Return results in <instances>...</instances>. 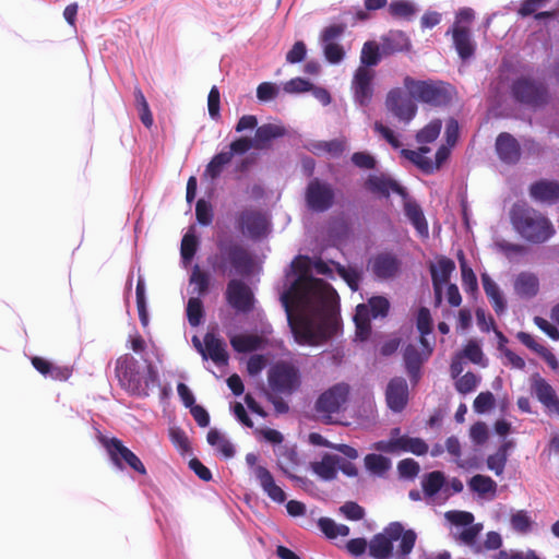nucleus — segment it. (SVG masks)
Instances as JSON below:
<instances>
[{"instance_id":"f257e3e1","label":"nucleus","mask_w":559,"mask_h":559,"mask_svg":"<svg viewBox=\"0 0 559 559\" xmlns=\"http://www.w3.org/2000/svg\"><path fill=\"white\" fill-rule=\"evenodd\" d=\"M115 373L118 383L129 395L146 399L151 391L159 385V374L153 362L131 354L120 356L116 361Z\"/></svg>"},{"instance_id":"f03ea898","label":"nucleus","mask_w":559,"mask_h":559,"mask_svg":"<svg viewBox=\"0 0 559 559\" xmlns=\"http://www.w3.org/2000/svg\"><path fill=\"white\" fill-rule=\"evenodd\" d=\"M509 218L514 233L532 245L545 243L556 233L549 217L526 202H515L509 211Z\"/></svg>"},{"instance_id":"7ed1b4c3","label":"nucleus","mask_w":559,"mask_h":559,"mask_svg":"<svg viewBox=\"0 0 559 559\" xmlns=\"http://www.w3.org/2000/svg\"><path fill=\"white\" fill-rule=\"evenodd\" d=\"M416 540L414 530H406L401 522H391L371 538L369 555L374 559H408Z\"/></svg>"},{"instance_id":"20e7f679","label":"nucleus","mask_w":559,"mask_h":559,"mask_svg":"<svg viewBox=\"0 0 559 559\" xmlns=\"http://www.w3.org/2000/svg\"><path fill=\"white\" fill-rule=\"evenodd\" d=\"M207 263L215 274L222 276H249L253 269V260L249 252L229 237L216 240V251L207 257Z\"/></svg>"},{"instance_id":"39448f33","label":"nucleus","mask_w":559,"mask_h":559,"mask_svg":"<svg viewBox=\"0 0 559 559\" xmlns=\"http://www.w3.org/2000/svg\"><path fill=\"white\" fill-rule=\"evenodd\" d=\"M510 95L514 103L531 109L545 107L550 99L549 88L545 81L531 75H520L510 84Z\"/></svg>"},{"instance_id":"423d86ee","label":"nucleus","mask_w":559,"mask_h":559,"mask_svg":"<svg viewBox=\"0 0 559 559\" xmlns=\"http://www.w3.org/2000/svg\"><path fill=\"white\" fill-rule=\"evenodd\" d=\"M403 83L413 98L433 107L448 106L454 95L453 86L443 81H423L406 76Z\"/></svg>"},{"instance_id":"0eeeda50","label":"nucleus","mask_w":559,"mask_h":559,"mask_svg":"<svg viewBox=\"0 0 559 559\" xmlns=\"http://www.w3.org/2000/svg\"><path fill=\"white\" fill-rule=\"evenodd\" d=\"M267 382L272 393L289 396L301 385L298 367L288 361H276L267 370Z\"/></svg>"},{"instance_id":"6e6552de","label":"nucleus","mask_w":559,"mask_h":559,"mask_svg":"<svg viewBox=\"0 0 559 559\" xmlns=\"http://www.w3.org/2000/svg\"><path fill=\"white\" fill-rule=\"evenodd\" d=\"M99 441L105 448L110 462L118 471H124L129 467L141 475H146V468L142 461L120 439L103 436Z\"/></svg>"},{"instance_id":"1a4fd4ad","label":"nucleus","mask_w":559,"mask_h":559,"mask_svg":"<svg viewBox=\"0 0 559 559\" xmlns=\"http://www.w3.org/2000/svg\"><path fill=\"white\" fill-rule=\"evenodd\" d=\"M444 516L453 526L451 534L455 539L467 546L476 543L483 530V524L474 523L473 513L453 510L445 512Z\"/></svg>"},{"instance_id":"9d476101","label":"nucleus","mask_w":559,"mask_h":559,"mask_svg":"<svg viewBox=\"0 0 559 559\" xmlns=\"http://www.w3.org/2000/svg\"><path fill=\"white\" fill-rule=\"evenodd\" d=\"M294 299L298 307L302 308L305 304V296L301 292H299L297 282H294L289 285V287L281 295V304L282 307L285 310L286 319L288 326L294 335L295 341L298 344L306 345V344H312L313 335L310 331L307 329L299 328L294 319L293 312H292V304L290 300Z\"/></svg>"},{"instance_id":"9b49d317","label":"nucleus","mask_w":559,"mask_h":559,"mask_svg":"<svg viewBox=\"0 0 559 559\" xmlns=\"http://www.w3.org/2000/svg\"><path fill=\"white\" fill-rule=\"evenodd\" d=\"M305 199L309 210L322 213L333 206L335 192L329 182L313 178L307 185Z\"/></svg>"},{"instance_id":"f8f14e48","label":"nucleus","mask_w":559,"mask_h":559,"mask_svg":"<svg viewBox=\"0 0 559 559\" xmlns=\"http://www.w3.org/2000/svg\"><path fill=\"white\" fill-rule=\"evenodd\" d=\"M415 98L400 87L392 88L385 98L386 109L400 121L409 123L417 114Z\"/></svg>"},{"instance_id":"ddd939ff","label":"nucleus","mask_w":559,"mask_h":559,"mask_svg":"<svg viewBox=\"0 0 559 559\" xmlns=\"http://www.w3.org/2000/svg\"><path fill=\"white\" fill-rule=\"evenodd\" d=\"M372 449L381 453L409 452L420 456L428 452L429 447L421 438L403 435L402 438L377 441L372 444Z\"/></svg>"},{"instance_id":"4468645a","label":"nucleus","mask_w":559,"mask_h":559,"mask_svg":"<svg viewBox=\"0 0 559 559\" xmlns=\"http://www.w3.org/2000/svg\"><path fill=\"white\" fill-rule=\"evenodd\" d=\"M257 462L258 455L255 453H248L246 455V463L252 468L253 475L263 492L274 502L284 503L286 501L285 491L276 485L271 472L262 465H257Z\"/></svg>"},{"instance_id":"2eb2a0df","label":"nucleus","mask_w":559,"mask_h":559,"mask_svg":"<svg viewBox=\"0 0 559 559\" xmlns=\"http://www.w3.org/2000/svg\"><path fill=\"white\" fill-rule=\"evenodd\" d=\"M349 386L346 383H336L318 396L314 409L323 416L338 413L347 402Z\"/></svg>"},{"instance_id":"dca6fc26","label":"nucleus","mask_w":559,"mask_h":559,"mask_svg":"<svg viewBox=\"0 0 559 559\" xmlns=\"http://www.w3.org/2000/svg\"><path fill=\"white\" fill-rule=\"evenodd\" d=\"M225 297L228 305L239 313H249L254 308V295L251 288L241 280L228 282Z\"/></svg>"},{"instance_id":"f3484780","label":"nucleus","mask_w":559,"mask_h":559,"mask_svg":"<svg viewBox=\"0 0 559 559\" xmlns=\"http://www.w3.org/2000/svg\"><path fill=\"white\" fill-rule=\"evenodd\" d=\"M421 487L428 504H442L452 496L445 475L441 471L426 473L421 479Z\"/></svg>"},{"instance_id":"a211bd4d","label":"nucleus","mask_w":559,"mask_h":559,"mask_svg":"<svg viewBox=\"0 0 559 559\" xmlns=\"http://www.w3.org/2000/svg\"><path fill=\"white\" fill-rule=\"evenodd\" d=\"M364 186L367 191L380 198H389L392 192L404 200L408 197L407 190L385 173L368 175Z\"/></svg>"},{"instance_id":"6ab92c4d","label":"nucleus","mask_w":559,"mask_h":559,"mask_svg":"<svg viewBox=\"0 0 559 559\" xmlns=\"http://www.w3.org/2000/svg\"><path fill=\"white\" fill-rule=\"evenodd\" d=\"M237 227L250 239L259 240L266 235L267 221L259 211L243 210L237 217Z\"/></svg>"},{"instance_id":"aec40b11","label":"nucleus","mask_w":559,"mask_h":559,"mask_svg":"<svg viewBox=\"0 0 559 559\" xmlns=\"http://www.w3.org/2000/svg\"><path fill=\"white\" fill-rule=\"evenodd\" d=\"M369 266L376 278L386 281L400 274L402 261L394 253L385 251L371 258Z\"/></svg>"},{"instance_id":"412c9836","label":"nucleus","mask_w":559,"mask_h":559,"mask_svg":"<svg viewBox=\"0 0 559 559\" xmlns=\"http://www.w3.org/2000/svg\"><path fill=\"white\" fill-rule=\"evenodd\" d=\"M373 72L365 67H359L354 74L352 87L354 91L355 103L366 108L371 103L373 96Z\"/></svg>"},{"instance_id":"4be33fe9","label":"nucleus","mask_w":559,"mask_h":559,"mask_svg":"<svg viewBox=\"0 0 559 559\" xmlns=\"http://www.w3.org/2000/svg\"><path fill=\"white\" fill-rule=\"evenodd\" d=\"M449 34L452 35L453 47L462 61H467L474 57L476 43L467 26L452 25V27L447 31V35Z\"/></svg>"},{"instance_id":"5701e85b","label":"nucleus","mask_w":559,"mask_h":559,"mask_svg":"<svg viewBox=\"0 0 559 559\" xmlns=\"http://www.w3.org/2000/svg\"><path fill=\"white\" fill-rule=\"evenodd\" d=\"M496 152L507 165H515L521 159L522 147L519 141L508 132H501L496 139Z\"/></svg>"},{"instance_id":"b1692460","label":"nucleus","mask_w":559,"mask_h":559,"mask_svg":"<svg viewBox=\"0 0 559 559\" xmlns=\"http://www.w3.org/2000/svg\"><path fill=\"white\" fill-rule=\"evenodd\" d=\"M530 198L539 204L552 205L559 201V182L550 179H539L528 188Z\"/></svg>"},{"instance_id":"393cba45","label":"nucleus","mask_w":559,"mask_h":559,"mask_svg":"<svg viewBox=\"0 0 559 559\" xmlns=\"http://www.w3.org/2000/svg\"><path fill=\"white\" fill-rule=\"evenodd\" d=\"M385 400L389 408L401 413L408 402V386L404 378L396 377L389 381L385 390Z\"/></svg>"},{"instance_id":"a878e982","label":"nucleus","mask_w":559,"mask_h":559,"mask_svg":"<svg viewBox=\"0 0 559 559\" xmlns=\"http://www.w3.org/2000/svg\"><path fill=\"white\" fill-rule=\"evenodd\" d=\"M454 270V261L447 257H440L437 260V263L429 264V272L438 302L441 301L442 286L449 282L450 276Z\"/></svg>"},{"instance_id":"bb28decb","label":"nucleus","mask_w":559,"mask_h":559,"mask_svg":"<svg viewBox=\"0 0 559 559\" xmlns=\"http://www.w3.org/2000/svg\"><path fill=\"white\" fill-rule=\"evenodd\" d=\"M531 390L538 402L548 411H559V399L555 389L539 374H535L532 378Z\"/></svg>"},{"instance_id":"cd10ccee","label":"nucleus","mask_w":559,"mask_h":559,"mask_svg":"<svg viewBox=\"0 0 559 559\" xmlns=\"http://www.w3.org/2000/svg\"><path fill=\"white\" fill-rule=\"evenodd\" d=\"M403 359L405 365L406 373L409 378L412 385H417L421 379V366L428 359L418 348L408 344L404 348Z\"/></svg>"},{"instance_id":"c85d7f7f","label":"nucleus","mask_w":559,"mask_h":559,"mask_svg":"<svg viewBox=\"0 0 559 559\" xmlns=\"http://www.w3.org/2000/svg\"><path fill=\"white\" fill-rule=\"evenodd\" d=\"M513 289L520 299L530 300L539 292V280L532 272H520L513 281Z\"/></svg>"},{"instance_id":"c756f323","label":"nucleus","mask_w":559,"mask_h":559,"mask_svg":"<svg viewBox=\"0 0 559 559\" xmlns=\"http://www.w3.org/2000/svg\"><path fill=\"white\" fill-rule=\"evenodd\" d=\"M484 292L489 299L497 316H501L507 311V300L499 285L486 272L480 275Z\"/></svg>"},{"instance_id":"7c9ffc66","label":"nucleus","mask_w":559,"mask_h":559,"mask_svg":"<svg viewBox=\"0 0 559 559\" xmlns=\"http://www.w3.org/2000/svg\"><path fill=\"white\" fill-rule=\"evenodd\" d=\"M32 365L45 378H50L52 380H68L72 374L71 368L67 366L55 365L51 361L38 356L32 358Z\"/></svg>"},{"instance_id":"2f4dec72","label":"nucleus","mask_w":559,"mask_h":559,"mask_svg":"<svg viewBox=\"0 0 559 559\" xmlns=\"http://www.w3.org/2000/svg\"><path fill=\"white\" fill-rule=\"evenodd\" d=\"M207 359L210 358L216 366L223 367L228 364V353L226 343L213 333H206L204 336Z\"/></svg>"},{"instance_id":"473e14b6","label":"nucleus","mask_w":559,"mask_h":559,"mask_svg":"<svg viewBox=\"0 0 559 559\" xmlns=\"http://www.w3.org/2000/svg\"><path fill=\"white\" fill-rule=\"evenodd\" d=\"M341 461V456L336 454L325 453L321 461L311 463V469L321 479L330 481L337 476V466Z\"/></svg>"},{"instance_id":"72a5a7b5","label":"nucleus","mask_w":559,"mask_h":559,"mask_svg":"<svg viewBox=\"0 0 559 559\" xmlns=\"http://www.w3.org/2000/svg\"><path fill=\"white\" fill-rule=\"evenodd\" d=\"M404 215L421 237H428V223L420 205L411 200L404 202Z\"/></svg>"},{"instance_id":"f704fd0d","label":"nucleus","mask_w":559,"mask_h":559,"mask_svg":"<svg viewBox=\"0 0 559 559\" xmlns=\"http://www.w3.org/2000/svg\"><path fill=\"white\" fill-rule=\"evenodd\" d=\"M285 135V129L278 124L265 123L257 128L252 139L257 150L266 148L270 143Z\"/></svg>"},{"instance_id":"c9c22d12","label":"nucleus","mask_w":559,"mask_h":559,"mask_svg":"<svg viewBox=\"0 0 559 559\" xmlns=\"http://www.w3.org/2000/svg\"><path fill=\"white\" fill-rule=\"evenodd\" d=\"M381 48L383 53L408 51L411 41L403 31H392L382 38Z\"/></svg>"},{"instance_id":"e433bc0d","label":"nucleus","mask_w":559,"mask_h":559,"mask_svg":"<svg viewBox=\"0 0 559 559\" xmlns=\"http://www.w3.org/2000/svg\"><path fill=\"white\" fill-rule=\"evenodd\" d=\"M419 8L412 0H392L388 4L389 14L396 20L412 21Z\"/></svg>"},{"instance_id":"4c0bfd02","label":"nucleus","mask_w":559,"mask_h":559,"mask_svg":"<svg viewBox=\"0 0 559 559\" xmlns=\"http://www.w3.org/2000/svg\"><path fill=\"white\" fill-rule=\"evenodd\" d=\"M230 345L237 353H251L261 349L264 345L262 337L249 334H235L230 336Z\"/></svg>"},{"instance_id":"58836bf2","label":"nucleus","mask_w":559,"mask_h":559,"mask_svg":"<svg viewBox=\"0 0 559 559\" xmlns=\"http://www.w3.org/2000/svg\"><path fill=\"white\" fill-rule=\"evenodd\" d=\"M207 443L221 452L226 459L234 457L236 450L234 444L216 428H211L206 436Z\"/></svg>"},{"instance_id":"ea45409f","label":"nucleus","mask_w":559,"mask_h":559,"mask_svg":"<svg viewBox=\"0 0 559 559\" xmlns=\"http://www.w3.org/2000/svg\"><path fill=\"white\" fill-rule=\"evenodd\" d=\"M429 152V147L423 146L419 148V152L408 150V148H402L401 155L412 162L415 166H417L420 170H423L425 174H432L436 170L433 162L429 158L424 156L425 153Z\"/></svg>"},{"instance_id":"a19ab883","label":"nucleus","mask_w":559,"mask_h":559,"mask_svg":"<svg viewBox=\"0 0 559 559\" xmlns=\"http://www.w3.org/2000/svg\"><path fill=\"white\" fill-rule=\"evenodd\" d=\"M468 487L473 492L479 496L491 493L495 496L497 491V483L489 476L477 474L468 480Z\"/></svg>"},{"instance_id":"79ce46f5","label":"nucleus","mask_w":559,"mask_h":559,"mask_svg":"<svg viewBox=\"0 0 559 559\" xmlns=\"http://www.w3.org/2000/svg\"><path fill=\"white\" fill-rule=\"evenodd\" d=\"M365 466L370 473L382 476L391 468L392 463L386 456L370 453L365 456Z\"/></svg>"},{"instance_id":"37998d69","label":"nucleus","mask_w":559,"mask_h":559,"mask_svg":"<svg viewBox=\"0 0 559 559\" xmlns=\"http://www.w3.org/2000/svg\"><path fill=\"white\" fill-rule=\"evenodd\" d=\"M233 159V153L227 152V150H223L222 152L215 154L211 162L206 166V174L212 178L216 179L223 173V169L226 165H228Z\"/></svg>"},{"instance_id":"c03bdc74","label":"nucleus","mask_w":559,"mask_h":559,"mask_svg":"<svg viewBox=\"0 0 559 559\" xmlns=\"http://www.w3.org/2000/svg\"><path fill=\"white\" fill-rule=\"evenodd\" d=\"M318 527L328 538H336L337 536H347L349 534V527L344 524H338L331 518H320L318 521Z\"/></svg>"},{"instance_id":"a18cd8bd","label":"nucleus","mask_w":559,"mask_h":559,"mask_svg":"<svg viewBox=\"0 0 559 559\" xmlns=\"http://www.w3.org/2000/svg\"><path fill=\"white\" fill-rule=\"evenodd\" d=\"M199 247V238L193 231H188L181 240L180 254L185 266L191 263Z\"/></svg>"},{"instance_id":"49530a36","label":"nucleus","mask_w":559,"mask_h":559,"mask_svg":"<svg viewBox=\"0 0 559 559\" xmlns=\"http://www.w3.org/2000/svg\"><path fill=\"white\" fill-rule=\"evenodd\" d=\"M381 61L379 45L374 41H366L360 53V67L369 69L376 67Z\"/></svg>"},{"instance_id":"de8ad7c7","label":"nucleus","mask_w":559,"mask_h":559,"mask_svg":"<svg viewBox=\"0 0 559 559\" xmlns=\"http://www.w3.org/2000/svg\"><path fill=\"white\" fill-rule=\"evenodd\" d=\"M186 313L191 326H199L204 317L203 302L199 297H191L186 307Z\"/></svg>"},{"instance_id":"09e8293b","label":"nucleus","mask_w":559,"mask_h":559,"mask_svg":"<svg viewBox=\"0 0 559 559\" xmlns=\"http://www.w3.org/2000/svg\"><path fill=\"white\" fill-rule=\"evenodd\" d=\"M496 248L504 254V257L513 261L516 257H522L527 253V247L522 243H514L508 240H498L496 241Z\"/></svg>"},{"instance_id":"8fccbe9b","label":"nucleus","mask_w":559,"mask_h":559,"mask_svg":"<svg viewBox=\"0 0 559 559\" xmlns=\"http://www.w3.org/2000/svg\"><path fill=\"white\" fill-rule=\"evenodd\" d=\"M441 120L435 119L419 130L416 134V141L420 144H428L433 142L440 134Z\"/></svg>"},{"instance_id":"3c124183","label":"nucleus","mask_w":559,"mask_h":559,"mask_svg":"<svg viewBox=\"0 0 559 559\" xmlns=\"http://www.w3.org/2000/svg\"><path fill=\"white\" fill-rule=\"evenodd\" d=\"M298 461L297 452L295 449H288L285 448L284 451L281 453V456L278 459V466L280 468L293 480L305 484L306 478L296 476L294 474H289L286 465H296Z\"/></svg>"},{"instance_id":"603ef678","label":"nucleus","mask_w":559,"mask_h":559,"mask_svg":"<svg viewBox=\"0 0 559 559\" xmlns=\"http://www.w3.org/2000/svg\"><path fill=\"white\" fill-rule=\"evenodd\" d=\"M510 524L516 533L527 534L532 528L533 521L527 511L520 510L511 515Z\"/></svg>"},{"instance_id":"864d4df0","label":"nucleus","mask_w":559,"mask_h":559,"mask_svg":"<svg viewBox=\"0 0 559 559\" xmlns=\"http://www.w3.org/2000/svg\"><path fill=\"white\" fill-rule=\"evenodd\" d=\"M462 286L469 295L478 293V281L475 272L469 267L464 260L461 261Z\"/></svg>"},{"instance_id":"5fc2aeb1","label":"nucleus","mask_w":559,"mask_h":559,"mask_svg":"<svg viewBox=\"0 0 559 559\" xmlns=\"http://www.w3.org/2000/svg\"><path fill=\"white\" fill-rule=\"evenodd\" d=\"M135 105L139 110L140 119L142 123L150 128L153 123V117L146 102V98L140 88L134 91Z\"/></svg>"},{"instance_id":"6e6d98bb","label":"nucleus","mask_w":559,"mask_h":559,"mask_svg":"<svg viewBox=\"0 0 559 559\" xmlns=\"http://www.w3.org/2000/svg\"><path fill=\"white\" fill-rule=\"evenodd\" d=\"M479 382V377L469 371L456 379L455 389L461 394H468L477 389Z\"/></svg>"},{"instance_id":"4d7b16f0","label":"nucleus","mask_w":559,"mask_h":559,"mask_svg":"<svg viewBox=\"0 0 559 559\" xmlns=\"http://www.w3.org/2000/svg\"><path fill=\"white\" fill-rule=\"evenodd\" d=\"M432 317L430 310L426 307H420L417 312L416 328L420 335L427 336L432 332Z\"/></svg>"},{"instance_id":"13d9d810","label":"nucleus","mask_w":559,"mask_h":559,"mask_svg":"<svg viewBox=\"0 0 559 559\" xmlns=\"http://www.w3.org/2000/svg\"><path fill=\"white\" fill-rule=\"evenodd\" d=\"M367 306H369L373 319L386 317L390 310V302L383 296L371 297Z\"/></svg>"},{"instance_id":"bf43d9fd","label":"nucleus","mask_w":559,"mask_h":559,"mask_svg":"<svg viewBox=\"0 0 559 559\" xmlns=\"http://www.w3.org/2000/svg\"><path fill=\"white\" fill-rule=\"evenodd\" d=\"M420 471L418 462L413 459H404L397 463V472L401 478L412 480Z\"/></svg>"},{"instance_id":"052dcab7","label":"nucleus","mask_w":559,"mask_h":559,"mask_svg":"<svg viewBox=\"0 0 559 559\" xmlns=\"http://www.w3.org/2000/svg\"><path fill=\"white\" fill-rule=\"evenodd\" d=\"M190 283L195 284L198 294L203 296L209 290L210 276L195 264L190 276Z\"/></svg>"},{"instance_id":"680f3d73","label":"nucleus","mask_w":559,"mask_h":559,"mask_svg":"<svg viewBox=\"0 0 559 559\" xmlns=\"http://www.w3.org/2000/svg\"><path fill=\"white\" fill-rule=\"evenodd\" d=\"M197 221L202 226H209L213 221V210L210 202L200 199L195 205Z\"/></svg>"},{"instance_id":"e2e57ef3","label":"nucleus","mask_w":559,"mask_h":559,"mask_svg":"<svg viewBox=\"0 0 559 559\" xmlns=\"http://www.w3.org/2000/svg\"><path fill=\"white\" fill-rule=\"evenodd\" d=\"M496 404L493 394L489 391L479 393L474 401V411L478 414H485L492 409Z\"/></svg>"},{"instance_id":"0e129e2a","label":"nucleus","mask_w":559,"mask_h":559,"mask_svg":"<svg viewBox=\"0 0 559 559\" xmlns=\"http://www.w3.org/2000/svg\"><path fill=\"white\" fill-rule=\"evenodd\" d=\"M325 59L332 63H340L345 57L344 48L337 43L321 44Z\"/></svg>"},{"instance_id":"69168bd1","label":"nucleus","mask_w":559,"mask_h":559,"mask_svg":"<svg viewBox=\"0 0 559 559\" xmlns=\"http://www.w3.org/2000/svg\"><path fill=\"white\" fill-rule=\"evenodd\" d=\"M352 163L360 169H376L377 159L368 152H355L350 157Z\"/></svg>"},{"instance_id":"338daca9","label":"nucleus","mask_w":559,"mask_h":559,"mask_svg":"<svg viewBox=\"0 0 559 559\" xmlns=\"http://www.w3.org/2000/svg\"><path fill=\"white\" fill-rule=\"evenodd\" d=\"M338 271H340L341 276L344 278V281L350 287V289L354 292L358 290L359 285L362 280L361 272L355 267L346 269L344 266H340Z\"/></svg>"},{"instance_id":"774afa93","label":"nucleus","mask_w":559,"mask_h":559,"mask_svg":"<svg viewBox=\"0 0 559 559\" xmlns=\"http://www.w3.org/2000/svg\"><path fill=\"white\" fill-rule=\"evenodd\" d=\"M312 83L304 78H295L284 84V91L288 94H300L309 92Z\"/></svg>"}]
</instances>
